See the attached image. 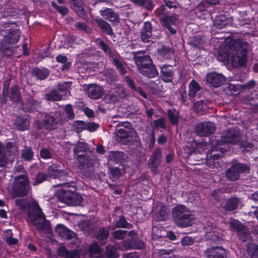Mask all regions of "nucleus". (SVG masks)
<instances>
[{
    "mask_svg": "<svg viewBox=\"0 0 258 258\" xmlns=\"http://www.w3.org/2000/svg\"><path fill=\"white\" fill-rule=\"evenodd\" d=\"M248 44L241 40L232 41L226 50L225 58L230 59L235 68L245 67Z\"/></svg>",
    "mask_w": 258,
    "mask_h": 258,
    "instance_id": "1",
    "label": "nucleus"
},
{
    "mask_svg": "<svg viewBox=\"0 0 258 258\" xmlns=\"http://www.w3.org/2000/svg\"><path fill=\"white\" fill-rule=\"evenodd\" d=\"M172 215L174 222L179 227H189L193 223L190 210L184 205H178L174 207Z\"/></svg>",
    "mask_w": 258,
    "mask_h": 258,
    "instance_id": "2",
    "label": "nucleus"
},
{
    "mask_svg": "<svg viewBox=\"0 0 258 258\" xmlns=\"http://www.w3.org/2000/svg\"><path fill=\"white\" fill-rule=\"evenodd\" d=\"M154 14L157 17L159 18L163 27L168 29L171 34L176 33V30L172 27V25L175 24L177 19L176 14L171 13L163 5L157 9Z\"/></svg>",
    "mask_w": 258,
    "mask_h": 258,
    "instance_id": "3",
    "label": "nucleus"
},
{
    "mask_svg": "<svg viewBox=\"0 0 258 258\" xmlns=\"http://www.w3.org/2000/svg\"><path fill=\"white\" fill-rule=\"evenodd\" d=\"M57 197L60 202L71 206H80L83 201L80 194L65 188L59 190Z\"/></svg>",
    "mask_w": 258,
    "mask_h": 258,
    "instance_id": "4",
    "label": "nucleus"
},
{
    "mask_svg": "<svg viewBox=\"0 0 258 258\" xmlns=\"http://www.w3.org/2000/svg\"><path fill=\"white\" fill-rule=\"evenodd\" d=\"M135 130L129 122H122L117 124L115 134V139L118 142L125 144L128 138L133 136Z\"/></svg>",
    "mask_w": 258,
    "mask_h": 258,
    "instance_id": "5",
    "label": "nucleus"
},
{
    "mask_svg": "<svg viewBox=\"0 0 258 258\" xmlns=\"http://www.w3.org/2000/svg\"><path fill=\"white\" fill-rule=\"evenodd\" d=\"M30 189L28 178L25 175L15 177L13 186V192L15 197H24Z\"/></svg>",
    "mask_w": 258,
    "mask_h": 258,
    "instance_id": "6",
    "label": "nucleus"
},
{
    "mask_svg": "<svg viewBox=\"0 0 258 258\" xmlns=\"http://www.w3.org/2000/svg\"><path fill=\"white\" fill-rule=\"evenodd\" d=\"M249 167L246 164L240 163H234L232 165L227 169L225 176L228 180L235 181L240 178L242 173L248 172Z\"/></svg>",
    "mask_w": 258,
    "mask_h": 258,
    "instance_id": "7",
    "label": "nucleus"
},
{
    "mask_svg": "<svg viewBox=\"0 0 258 258\" xmlns=\"http://www.w3.org/2000/svg\"><path fill=\"white\" fill-rule=\"evenodd\" d=\"M47 175L53 179L57 178L66 180L67 182L63 184H68V182H72L69 172L67 170L61 169L60 166L57 164H53L48 167Z\"/></svg>",
    "mask_w": 258,
    "mask_h": 258,
    "instance_id": "8",
    "label": "nucleus"
},
{
    "mask_svg": "<svg viewBox=\"0 0 258 258\" xmlns=\"http://www.w3.org/2000/svg\"><path fill=\"white\" fill-rule=\"evenodd\" d=\"M241 137L239 130L231 128L222 134L221 139L218 141V143L222 145L226 143L237 144L240 142Z\"/></svg>",
    "mask_w": 258,
    "mask_h": 258,
    "instance_id": "9",
    "label": "nucleus"
},
{
    "mask_svg": "<svg viewBox=\"0 0 258 258\" xmlns=\"http://www.w3.org/2000/svg\"><path fill=\"white\" fill-rule=\"evenodd\" d=\"M8 95L10 100L13 102L15 103L20 102L22 99L21 94L17 86L15 85L12 87L9 91L8 87L4 85L2 92V97L1 98L2 103H6L7 97Z\"/></svg>",
    "mask_w": 258,
    "mask_h": 258,
    "instance_id": "10",
    "label": "nucleus"
},
{
    "mask_svg": "<svg viewBox=\"0 0 258 258\" xmlns=\"http://www.w3.org/2000/svg\"><path fill=\"white\" fill-rule=\"evenodd\" d=\"M162 161V150L160 148L155 149L151 155L148 162L149 168L154 175L160 173L158 167L160 165Z\"/></svg>",
    "mask_w": 258,
    "mask_h": 258,
    "instance_id": "11",
    "label": "nucleus"
},
{
    "mask_svg": "<svg viewBox=\"0 0 258 258\" xmlns=\"http://www.w3.org/2000/svg\"><path fill=\"white\" fill-rule=\"evenodd\" d=\"M64 121L65 119H60L59 121H57L54 116L46 114L43 118V123H41L39 121H36L35 123L38 129H41L42 126H44L46 130L51 131L56 128L58 123L60 124H63Z\"/></svg>",
    "mask_w": 258,
    "mask_h": 258,
    "instance_id": "12",
    "label": "nucleus"
},
{
    "mask_svg": "<svg viewBox=\"0 0 258 258\" xmlns=\"http://www.w3.org/2000/svg\"><path fill=\"white\" fill-rule=\"evenodd\" d=\"M221 146V144H218L217 141L216 143L212 147L207 155L206 163L207 164L213 165L214 164V160L223 156L224 153L226 150Z\"/></svg>",
    "mask_w": 258,
    "mask_h": 258,
    "instance_id": "13",
    "label": "nucleus"
},
{
    "mask_svg": "<svg viewBox=\"0 0 258 258\" xmlns=\"http://www.w3.org/2000/svg\"><path fill=\"white\" fill-rule=\"evenodd\" d=\"M33 226L40 233L51 234L52 231L50 221L46 220L45 216L34 219L33 215Z\"/></svg>",
    "mask_w": 258,
    "mask_h": 258,
    "instance_id": "14",
    "label": "nucleus"
},
{
    "mask_svg": "<svg viewBox=\"0 0 258 258\" xmlns=\"http://www.w3.org/2000/svg\"><path fill=\"white\" fill-rule=\"evenodd\" d=\"M155 31V27L150 21H146L141 30L140 35L141 41L144 43H149L155 36L153 32Z\"/></svg>",
    "mask_w": 258,
    "mask_h": 258,
    "instance_id": "15",
    "label": "nucleus"
},
{
    "mask_svg": "<svg viewBox=\"0 0 258 258\" xmlns=\"http://www.w3.org/2000/svg\"><path fill=\"white\" fill-rule=\"evenodd\" d=\"M134 54L133 59L139 72L153 62L150 56L142 51L134 52Z\"/></svg>",
    "mask_w": 258,
    "mask_h": 258,
    "instance_id": "16",
    "label": "nucleus"
},
{
    "mask_svg": "<svg viewBox=\"0 0 258 258\" xmlns=\"http://www.w3.org/2000/svg\"><path fill=\"white\" fill-rule=\"evenodd\" d=\"M216 130V126L212 122H203L198 124L195 131L196 134L201 137L209 136L213 134Z\"/></svg>",
    "mask_w": 258,
    "mask_h": 258,
    "instance_id": "17",
    "label": "nucleus"
},
{
    "mask_svg": "<svg viewBox=\"0 0 258 258\" xmlns=\"http://www.w3.org/2000/svg\"><path fill=\"white\" fill-rule=\"evenodd\" d=\"M16 204L19 206L24 213L27 216V220L32 223V203L26 199L16 200Z\"/></svg>",
    "mask_w": 258,
    "mask_h": 258,
    "instance_id": "18",
    "label": "nucleus"
},
{
    "mask_svg": "<svg viewBox=\"0 0 258 258\" xmlns=\"http://www.w3.org/2000/svg\"><path fill=\"white\" fill-rule=\"evenodd\" d=\"M227 251L222 247H212L205 251V255L207 258H228Z\"/></svg>",
    "mask_w": 258,
    "mask_h": 258,
    "instance_id": "19",
    "label": "nucleus"
},
{
    "mask_svg": "<svg viewBox=\"0 0 258 258\" xmlns=\"http://www.w3.org/2000/svg\"><path fill=\"white\" fill-rule=\"evenodd\" d=\"M206 81L212 87L217 88L223 85L226 79L222 74L213 72L207 75Z\"/></svg>",
    "mask_w": 258,
    "mask_h": 258,
    "instance_id": "20",
    "label": "nucleus"
},
{
    "mask_svg": "<svg viewBox=\"0 0 258 258\" xmlns=\"http://www.w3.org/2000/svg\"><path fill=\"white\" fill-rule=\"evenodd\" d=\"M240 202V198L237 197H232L228 199L225 204L221 206V207L225 213L233 212L238 209Z\"/></svg>",
    "mask_w": 258,
    "mask_h": 258,
    "instance_id": "21",
    "label": "nucleus"
},
{
    "mask_svg": "<svg viewBox=\"0 0 258 258\" xmlns=\"http://www.w3.org/2000/svg\"><path fill=\"white\" fill-rule=\"evenodd\" d=\"M202 87L199 83L192 80L189 84V91L188 95L189 99L192 102L195 100V98H201L202 97L203 93L201 92Z\"/></svg>",
    "mask_w": 258,
    "mask_h": 258,
    "instance_id": "22",
    "label": "nucleus"
},
{
    "mask_svg": "<svg viewBox=\"0 0 258 258\" xmlns=\"http://www.w3.org/2000/svg\"><path fill=\"white\" fill-rule=\"evenodd\" d=\"M58 255L63 258H80V251L77 249L68 250L64 246H60L57 248Z\"/></svg>",
    "mask_w": 258,
    "mask_h": 258,
    "instance_id": "23",
    "label": "nucleus"
},
{
    "mask_svg": "<svg viewBox=\"0 0 258 258\" xmlns=\"http://www.w3.org/2000/svg\"><path fill=\"white\" fill-rule=\"evenodd\" d=\"M161 79L165 82H171L173 79V67L171 65L164 64L160 67Z\"/></svg>",
    "mask_w": 258,
    "mask_h": 258,
    "instance_id": "24",
    "label": "nucleus"
},
{
    "mask_svg": "<svg viewBox=\"0 0 258 258\" xmlns=\"http://www.w3.org/2000/svg\"><path fill=\"white\" fill-rule=\"evenodd\" d=\"M100 14L103 18L112 23H118L119 22L118 14L115 13L112 9L106 8L100 10Z\"/></svg>",
    "mask_w": 258,
    "mask_h": 258,
    "instance_id": "25",
    "label": "nucleus"
},
{
    "mask_svg": "<svg viewBox=\"0 0 258 258\" xmlns=\"http://www.w3.org/2000/svg\"><path fill=\"white\" fill-rule=\"evenodd\" d=\"M55 232L60 237L66 239H71L76 237V234L69 230L63 225L58 224L55 227Z\"/></svg>",
    "mask_w": 258,
    "mask_h": 258,
    "instance_id": "26",
    "label": "nucleus"
},
{
    "mask_svg": "<svg viewBox=\"0 0 258 258\" xmlns=\"http://www.w3.org/2000/svg\"><path fill=\"white\" fill-rule=\"evenodd\" d=\"M104 93L102 87L96 84H90L87 89L88 96L93 99H98L101 98Z\"/></svg>",
    "mask_w": 258,
    "mask_h": 258,
    "instance_id": "27",
    "label": "nucleus"
},
{
    "mask_svg": "<svg viewBox=\"0 0 258 258\" xmlns=\"http://www.w3.org/2000/svg\"><path fill=\"white\" fill-rule=\"evenodd\" d=\"M20 35L21 33L19 29L12 28L9 30L8 34L4 36L3 42L6 44H15L19 40Z\"/></svg>",
    "mask_w": 258,
    "mask_h": 258,
    "instance_id": "28",
    "label": "nucleus"
},
{
    "mask_svg": "<svg viewBox=\"0 0 258 258\" xmlns=\"http://www.w3.org/2000/svg\"><path fill=\"white\" fill-rule=\"evenodd\" d=\"M126 155L120 151H111L108 156L109 162L114 163H122L126 160Z\"/></svg>",
    "mask_w": 258,
    "mask_h": 258,
    "instance_id": "29",
    "label": "nucleus"
},
{
    "mask_svg": "<svg viewBox=\"0 0 258 258\" xmlns=\"http://www.w3.org/2000/svg\"><path fill=\"white\" fill-rule=\"evenodd\" d=\"M109 229L104 227H99L95 234L96 239L102 245L106 243L109 236Z\"/></svg>",
    "mask_w": 258,
    "mask_h": 258,
    "instance_id": "30",
    "label": "nucleus"
},
{
    "mask_svg": "<svg viewBox=\"0 0 258 258\" xmlns=\"http://www.w3.org/2000/svg\"><path fill=\"white\" fill-rule=\"evenodd\" d=\"M140 73L148 78H153L158 75V72L153 62L145 68Z\"/></svg>",
    "mask_w": 258,
    "mask_h": 258,
    "instance_id": "31",
    "label": "nucleus"
},
{
    "mask_svg": "<svg viewBox=\"0 0 258 258\" xmlns=\"http://www.w3.org/2000/svg\"><path fill=\"white\" fill-rule=\"evenodd\" d=\"M77 160L80 164L89 167L93 165L96 158L91 152H89L86 153L81 157H79Z\"/></svg>",
    "mask_w": 258,
    "mask_h": 258,
    "instance_id": "32",
    "label": "nucleus"
},
{
    "mask_svg": "<svg viewBox=\"0 0 258 258\" xmlns=\"http://www.w3.org/2000/svg\"><path fill=\"white\" fill-rule=\"evenodd\" d=\"M95 21L98 26L101 29L103 32L108 35H112L113 34L112 29L110 24L101 18H96Z\"/></svg>",
    "mask_w": 258,
    "mask_h": 258,
    "instance_id": "33",
    "label": "nucleus"
},
{
    "mask_svg": "<svg viewBox=\"0 0 258 258\" xmlns=\"http://www.w3.org/2000/svg\"><path fill=\"white\" fill-rule=\"evenodd\" d=\"M88 150V146L86 143L84 142H78L73 149L74 154L76 155L78 159L79 157H81L85 154Z\"/></svg>",
    "mask_w": 258,
    "mask_h": 258,
    "instance_id": "34",
    "label": "nucleus"
},
{
    "mask_svg": "<svg viewBox=\"0 0 258 258\" xmlns=\"http://www.w3.org/2000/svg\"><path fill=\"white\" fill-rule=\"evenodd\" d=\"M72 8L80 16H84L85 12L83 2L81 0H70Z\"/></svg>",
    "mask_w": 258,
    "mask_h": 258,
    "instance_id": "35",
    "label": "nucleus"
},
{
    "mask_svg": "<svg viewBox=\"0 0 258 258\" xmlns=\"http://www.w3.org/2000/svg\"><path fill=\"white\" fill-rule=\"evenodd\" d=\"M132 2L149 12L152 11L155 7V5L152 0H132Z\"/></svg>",
    "mask_w": 258,
    "mask_h": 258,
    "instance_id": "36",
    "label": "nucleus"
},
{
    "mask_svg": "<svg viewBox=\"0 0 258 258\" xmlns=\"http://www.w3.org/2000/svg\"><path fill=\"white\" fill-rule=\"evenodd\" d=\"M169 217V210L165 206H162L160 209L158 211L154 216L156 221H166Z\"/></svg>",
    "mask_w": 258,
    "mask_h": 258,
    "instance_id": "37",
    "label": "nucleus"
},
{
    "mask_svg": "<svg viewBox=\"0 0 258 258\" xmlns=\"http://www.w3.org/2000/svg\"><path fill=\"white\" fill-rule=\"evenodd\" d=\"M96 41L100 47L109 57L111 58L116 54V51L111 49L109 45L105 43L101 38H98Z\"/></svg>",
    "mask_w": 258,
    "mask_h": 258,
    "instance_id": "38",
    "label": "nucleus"
},
{
    "mask_svg": "<svg viewBox=\"0 0 258 258\" xmlns=\"http://www.w3.org/2000/svg\"><path fill=\"white\" fill-rule=\"evenodd\" d=\"M229 227L231 230H235L237 234L244 230L246 228L242 223L237 219H230Z\"/></svg>",
    "mask_w": 258,
    "mask_h": 258,
    "instance_id": "39",
    "label": "nucleus"
},
{
    "mask_svg": "<svg viewBox=\"0 0 258 258\" xmlns=\"http://www.w3.org/2000/svg\"><path fill=\"white\" fill-rule=\"evenodd\" d=\"M124 246L127 248L130 249H142L145 247V244L141 240L134 239L131 241L130 243L124 241Z\"/></svg>",
    "mask_w": 258,
    "mask_h": 258,
    "instance_id": "40",
    "label": "nucleus"
},
{
    "mask_svg": "<svg viewBox=\"0 0 258 258\" xmlns=\"http://www.w3.org/2000/svg\"><path fill=\"white\" fill-rule=\"evenodd\" d=\"M6 154L10 157H15L18 155L19 151L15 143L8 142L6 145Z\"/></svg>",
    "mask_w": 258,
    "mask_h": 258,
    "instance_id": "41",
    "label": "nucleus"
},
{
    "mask_svg": "<svg viewBox=\"0 0 258 258\" xmlns=\"http://www.w3.org/2000/svg\"><path fill=\"white\" fill-rule=\"evenodd\" d=\"M15 124L17 128L19 131H24L28 128L29 126V122L26 119L21 117H17Z\"/></svg>",
    "mask_w": 258,
    "mask_h": 258,
    "instance_id": "42",
    "label": "nucleus"
},
{
    "mask_svg": "<svg viewBox=\"0 0 258 258\" xmlns=\"http://www.w3.org/2000/svg\"><path fill=\"white\" fill-rule=\"evenodd\" d=\"M45 98L48 101H59L62 99V96L57 90H54L47 93Z\"/></svg>",
    "mask_w": 258,
    "mask_h": 258,
    "instance_id": "43",
    "label": "nucleus"
},
{
    "mask_svg": "<svg viewBox=\"0 0 258 258\" xmlns=\"http://www.w3.org/2000/svg\"><path fill=\"white\" fill-rule=\"evenodd\" d=\"M194 108L198 113L206 110L208 108L207 101L203 99L196 101L194 104Z\"/></svg>",
    "mask_w": 258,
    "mask_h": 258,
    "instance_id": "44",
    "label": "nucleus"
},
{
    "mask_svg": "<svg viewBox=\"0 0 258 258\" xmlns=\"http://www.w3.org/2000/svg\"><path fill=\"white\" fill-rule=\"evenodd\" d=\"M78 227L81 230L88 233H91L94 228V226L92 223L85 220L79 223Z\"/></svg>",
    "mask_w": 258,
    "mask_h": 258,
    "instance_id": "45",
    "label": "nucleus"
},
{
    "mask_svg": "<svg viewBox=\"0 0 258 258\" xmlns=\"http://www.w3.org/2000/svg\"><path fill=\"white\" fill-rule=\"evenodd\" d=\"M56 60L58 62L64 63L61 68L62 71L69 70L71 66V62L68 61L67 57L64 55H58L56 57Z\"/></svg>",
    "mask_w": 258,
    "mask_h": 258,
    "instance_id": "46",
    "label": "nucleus"
},
{
    "mask_svg": "<svg viewBox=\"0 0 258 258\" xmlns=\"http://www.w3.org/2000/svg\"><path fill=\"white\" fill-rule=\"evenodd\" d=\"M246 249L250 258H258V245L253 243L247 244Z\"/></svg>",
    "mask_w": 258,
    "mask_h": 258,
    "instance_id": "47",
    "label": "nucleus"
},
{
    "mask_svg": "<svg viewBox=\"0 0 258 258\" xmlns=\"http://www.w3.org/2000/svg\"><path fill=\"white\" fill-rule=\"evenodd\" d=\"M205 43L204 39L200 36H195L191 40L189 44L192 45L195 48L201 49Z\"/></svg>",
    "mask_w": 258,
    "mask_h": 258,
    "instance_id": "48",
    "label": "nucleus"
},
{
    "mask_svg": "<svg viewBox=\"0 0 258 258\" xmlns=\"http://www.w3.org/2000/svg\"><path fill=\"white\" fill-rule=\"evenodd\" d=\"M227 24V18L224 15L217 16L214 22V25L218 29H222L225 27Z\"/></svg>",
    "mask_w": 258,
    "mask_h": 258,
    "instance_id": "49",
    "label": "nucleus"
},
{
    "mask_svg": "<svg viewBox=\"0 0 258 258\" xmlns=\"http://www.w3.org/2000/svg\"><path fill=\"white\" fill-rule=\"evenodd\" d=\"M113 64L116 69L120 72L122 75L125 74L127 73L126 69L123 66L122 62L118 59L116 54L111 57Z\"/></svg>",
    "mask_w": 258,
    "mask_h": 258,
    "instance_id": "50",
    "label": "nucleus"
},
{
    "mask_svg": "<svg viewBox=\"0 0 258 258\" xmlns=\"http://www.w3.org/2000/svg\"><path fill=\"white\" fill-rule=\"evenodd\" d=\"M133 225L131 224L128 223L126 220L124 216H119V219L117 220L115 224V227L117 228H131Z\"/></svg>",
    "mask_w": 258,
    "mask_h": 258,
    "instance_id": "51",
    "label": "nucleus"
},
{
    "mask_svg": "<svg viewBox=\"0 0 258 258\" xmlns=\"http://www.w3.org/2000/svg\"><path fill=\"white\" fill-rule=\"evenodd\" d=\"M105 254L108 258H117L119 257V254L117 253L116 248L111 245H108L106 247Z\"/></svg>",
    "mask_w": 258,
    "mask_h": 258,
    "instance_id": "52",
    "label": "nucleus"
},
{
    "mask_svg": "<svg viewBox=\"0 0 258 258\" xmlns=\"http://www.w3.org/2000/svg\"><path fill=\"white\" fill-rule=\"evenodd\" d=\"M238 235L239 239H240L242 242H248V244L250 243V241H251L252 237L246 228H245L244 230L238 233Z\"/></svg>",
    "mask_w": 258,
    "mask_h": 258,
    "instance_id": "53",
    "label": "nucleus"
},
{
    "mask_svg": "<svg viewBox=\"0 0 258 258\" xmlns=\"http://www.w3.org/2000/svg\"><path fill=\"white\" fill-rule=\"evenodd\" d=\"M34 213V219L39 218L40 217H44L45 215L38 203L33 200V214Z\"/></svg>",
    "mask_w": 258,
    "mask_h": 258,
    "instance_id": "54",
    "label": "nucleus"
},
{
    "mask_svg": "<svg viewBox=\"0 0 258 258\" xmlns=\"http://www.w3.org/2000/svg\"><path fill=\"white\" fill-rule=\"evenodd\" d=\"M33 73L38 79L40 80L46 79L49 75V73L46 70H40L37 68L35 69L33 71Z\"/></svg>",
    "mask_w": 258,
    "mask_h": 258,
    "instance_id": "55",
    "label": "nucleus"
},
{
    "mask_svg": "<svg viewBox=\"0 0 258 258\" xmlns=\"http://www.w3.org/2000/svg\"><path fill=\"white\" fill-rule=\"evenodd\" d=\"M5 150V147L0 143V167H4L7 164L8 158Z\"/></svg>",
    "mask_w": 258,
    "mask_h": 258,
    "instance_id": "56",
    "label": "nucleus"
},
{
    "mask_svg": "<svg viewBox=\"0 0 258 258\" xmlns=\"http://www.w3.org/2000/svg\"><path fill=\"white\" fill-rule=\"evenodd\" d=\"M158 52L160 55L168 58L173 55L172 50L169 47L163 46L161 48L158 49Z\"/></svg>",
    "mask_w": 258,
    "mask_h": 258,
    "instance_id": "57",
    "label": "nucleus"
},
{
    "mask_svg": "<svg viewBox=\"0 0 258 258\" xmlns=\"http://www.w3.org/2000/svg\"><path fill=\"white\" fill-rule=\"evenodd\" d=\"M127 231L123 230H117L111 233L113 238L117 240H122L126 235Z\"/></svg>",
    "mask_w": 258,
    "mask_h": 258,
    "instance_id": "58",
    "label": "nucleus"
},
{
    "mask_svg": "<svg viewBox=\"0 0 258 258\" xmlns=\"http://www.w3.org/2000/svg\"><path fill=\"white\" fill-rule=\"evenodd\" d=\"M75 27L80 31H85L87 33H92L93 30L91 28L88 27L85 23L77 22L75 23Z\"/></svg>",
    "mask_w": 258,
    "mask_h": 258,
    "instance_id": "59",
    "label": "nucleus"
},
{
    "mask_svg": "<svg viewBox=\"0 0 258 258\" xmlns=\"http://www.w3.org/2000/svg\"><path fill=\"white\" fill-rule=\"evenodd\" d=\"M168 118L172 124H177L178 122V115L176 112L169 109L167 111Z\"/></svg>",
    "mask_w": 258,
    "mask_h": 258,
    "instance_id": "60",
    "label": "nucleus"
},
{
    "mask_svg": "<svg viewBox=\"0 0 258 258\" xmlns=\"http://www.w3.org/2000/svg\"><path fill=\"white\" fill-rule=\"evenodd\" d=\"M109 171L111 177L113 179H117L120 177L122 174L121 170L118 167H110Z\"/></svg>",
    "mask_w": 258,
    "mask_h": 258,
    "instance_id": "61",
    "label": "nucleus"
},
{
    "mask_svg": "<svg viewBox=\"0 0 258 258\" xmlns=\"http://www.w3.org/2000/svg\"><path fill=\"white\" fill-rule=\"evenodd\" d=\"M22 156L25 160H31L32 159L31 149L28 147H25L22 150Z\"/></svg>",
    "mask_w": 258,
    "mask_h": 258,
    "instance_id": "62",
    "label": "nucleus"
},
{
    "mask_svg": "<svg viewBox=\"0 0 258 258\" xmlns=\"http://www.w3.org/2000/svg\"><path fill=\"white\" fill-rule=\"evenodd\" d=\"M51 5L55 10H57L58 13H59L62 16L66 15L68 13L69 10L66 7L58 6L54 2H52Z\"/></svg>",
    "mask_w": 258,
    "mask_h": 258,
    "instance_id": "63",
    "label": "nucleus"
},
{
    "mask_svg": "<svg viewBox=\"0 0 258 258\" xmlns=\"http://www.w3.org/2000/svg\"><path fill=\"white\" fill-rule=\"evenodd\" d=\"M72 84V82H64L59 83L57 85L58 90L60 92L67 91L71 87Z\"/></svg>",
    "mask_w": 258,
    "mask_h": 258,
    "instance_id": "64",
    "label": "nucleus"
}]
</instances>
